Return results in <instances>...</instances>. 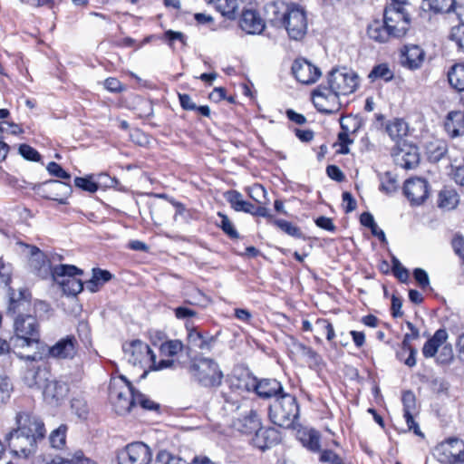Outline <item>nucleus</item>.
Here are the masks:
<instances>
[{"label":"nucleus","instance_id":"obj_52","mask_svg":"<svg viewBox=\"0 0 464 464\" xmlns=\"http://www.w3.org/2000/svg\"><path fill=\"white\" fill-rule=\"evenodd\" d=\"M453 359V350L450 343H445L441 345L439 355L438 362L440 363H449Z\"/></svg>","mask_w":464,"mask_h":464},{"label":"nucleus","instance_id":"obj_63","mask_svg":"<svg viewBox=\"0 0 464 464\" xmlns=\"http://www.w3.org/2000/svg\"><path fill=\"white\" fill-rule=\"evenodd\" d=\"M326 173L329 178L336 181H343L344 179V175L342 170L335 165H329L326 168Z\"/></svg>","mask_w":464,"mask_h":464},{"label":"nucleus","instance_id":"obj_17","mask_svg":"<svg viewBox=\"0 0 464 464\" xmlns=\"http://www.w3.org/2000/svg\"><path fill=\"white\" fill-rule=\"evenodd\" d=\"M292 72L303 84H313L321 76L320 69L305 59H296L292 65Z\"/></svg>","mask_w":464,"mask_h":464},{"label":"nucleus","instance_id":"obj_9","mask_svg":"<svg viewBox=\"0 0 464 464\" xmlns=\"http://www.w3.org/2000/svg\"><path fill=\"white\" fill-rule=\"evenodd\" d=\"M15 427L19 434L33 435L36 440H42L46 433L44 422L36 415L28 411H19L16 413Z\"/></svg>","mask_w":464,"mask_h":464},{"label":"nucleus","instance_id":"obj_46","mask_svg":"<svg viewBox=\"0 0 464 464\" xmlns=\"http://www.w3.org/2000/svg\"><path fill=\"white\" fill-rule=\"evenodd\" d=\"M450 39L455 43L459 51L464 53V24L453 27Z\"/></svg>","mask_w":464,"mask_h":464},{"label":"nucleus","instance_id":"obj_56","mask_svg":"<svg viewBox=\"0 0 464 464\" xmlns=\"http://www.w3.org/2000/svg\"><path fill=\"white\" fill-rule=\"evenodd\" d=\"M341 126L342 129L344 130L343 131L338 134V140L342 146L341 152L343 154H347L349 152L347 145L353 143V140L349 138V134L347 132L348 130L344 127L343 121H341Z\"/></svg>","mask_w":464,"mask_h":464},{"label":"nucleus","instance_id":"obj_60","mask_svg":"<svg viewBox=\"0 0 464 464\" xmlns=\"http://www.w3.org/2000/svg\"><path fill=\"white\" fill-rule=\"evenodd\" d=\"M315 224L317 227H319L323 229H325L327 231H330V232H334L336 229V227L334 226L332 218H327V217H319L315 220Z\"/></svg>","mask_w":464,"mask_h":464},{"label":"nucleus","instance_id":"obj_22","mask_svg":"<svg viewBox=\"0 0 464 464\" xmlns=\"http://www.w3.org/2000/svg\"><path fill=\"white\" fill-rule=\"evenodd\" d=\"M281 440L280 433L275 428H258L255 431L252 438V444L261 450H266L276 444Z\"/></svg>","mask_w":464,"mask_h":464},{"label":"nucleus","instance_id":"obj_31","mask_svg":"<svg viewBox=\"0 0 464 464\" xmlns=\"http://www.w3.org/2000/svg\"><path fill=\"white\" fill-rule=\"evenodd\" d=\"M448 81L455 90L464 91V63H455L450 68Z\"/></svg>","mask_w":464,"mask_h":464},{"label":"nucleus","instance_id":"obj_61","mask_svg":"<svg viewBox=\"0 0 464 464\" xmlns=\"http://www.w3.org/2000/svg\"><path fill=\"white\" fill-rule=\"evenodd\" d=\"M92 276H94L96 281L102 283V285L110 281L112 277L111 274L107 270H102L101 268H93Z\"/></svg>","mask_w":464,"mask_h":464},{"label":"nucleus","instance_id":"obj_57","mask_svg":"<svg viewBox=\"0 0 464 464\" xmlns=\"http://www.w3.org/2000/svg\"><path fill=\"white\" fill-rule=\"evenodd\" d=\"M12 268L9 264H5L0 259V284L7 285L11 280Z\"/></svg>","mask_w":464,"mask_h":464},{"label":"nucleus","instance_id":"obj_39","mask_svg":"<svg viewBox=\"0 0 464 464\" xmlns=\"http://www.w3.org/2000/svg\"><path fill=\"white\" fill-rule=\"evenodd\" d=\"M424 3L435 13H450L456 5L455 0H424Z\"/></svg>","mask_w":464,"mask_h":464},{"label":"nucleus","instance_id":"obj_26","mask_svg":"<svg viewBox=\"0 0 464 464\" xmlns=\"http://www.w3.org/2000/svg\"><path fill=\"white\" fill-rule=\"evenodd\" d=\"M448 333L445 329H439L434 335L429 339L423 345L422 354L426 358L434 357L440 351L442 344L447 342Z\"/></svg>","mask_w":464,"mask_h":464},{"label":"nucleus","instance_id":"obj_49","mask_svg":"<svg viewBox=\"0 0 464 464\" xmlns=\"http://www.w3.org/2000/svg\"><path fill=\"white\" fill-rule=\"evenodd\" d=\"M139 404L144 410L153 411L159 409V404L149 399L144 394L137 392L135 399V406Z\"/></svg>","mask_w":464,"mask_h":464},{"label":"nucleus","instance_id":"obj_59","mask_svg":"<svg viewBox=\"0 0 464 464\" xmlns=\"http://www.w3.org/2000/svg\"><path fill=\"white\" fill-rule=\"evenodd\" d=\"M413 276L421 288H426L430 285L429 276L425 270L421 268H416L413 271Z\"/></svg>","mask_w":464,"mask_h":464},{"label":"nucleus","instance_id":"obj_54","mask_svg":"<svg viewBox=\"0 0 464 464\" xmlns=\"http://www.w3.org/2000/svg\"><path fill=\"white\" fill-rule=\"evenodd\" d=\"M20 154L28 160L38 161L41 158L36 150L27 144H22L19 147Z\"/></svg>","mask_w":464,"mask_h":464},{"label":"nucleus","instance_id":"obj_15","mask_svg":"<svg viewBox=\"0 0 464 464\" xmlns=\"http://www.w3.org/2000/svg\"><path fill=\"white\" fill-rule=\"evenodd\" d=\"M80 343L77 338L69 334L59 339L53 345L49 347L50 357L58 360H72L78 354Z\"/></svg>","mask_w":464,"mask_h":464},{"label":"nucleus","instance_id":"obj_27","mask_svg":"<svg viewBox=\"0 0 464 464\" xmlns=\"http://www.w3.org/2000/svg\"><path fill=\"white\" fill-rule=\"evenodd\" d=\"M446 131L451 137H457L464 133V114L460 111H450L444 122Z\"/></svg>","mask_w":464,"mask_h":464},{"label":"nucleus","instance_id":"obj_12","mask_svg":"<svg viewBox=\"0 0 464 464\" xmlns=\"http://www.w3.org/2000/svg\"><path fill=\"white\" fill-rule=\"evenodd\" d=\"M151 459V450L143 442L130 443L117 455L119 464H150Z\"/></svg>","mask_w":464,"mask_h":464},{"label":"nucleus","instance_id":"obj_10","mask_svg":"<svg viewBox=\"0 0 464 464\" xmlns=\"http://www.w3.org/2000/svg\"><path fill=\"white\" fill-rule=\"evenodd\" d=\"M434 456L443 464H456L464 461V442L459 439H450L439 444Z\"/></svg>","mask_w":464,"mask_h":464},{"label":"nucleus","instance_id":"obj_40","mask_svg":"<svg viewBox=\"0 0 464 464\" xmlns=\"http://www.w3.org/2000/svg\"><path fill=\"white\" fill-rule=\"evenodd\" d=\"M301 441L310 450L317 451L320 449V436L314 430L304 431L301 436Z\"/></svg>","mask_w":464,"mask_h":464},{"label":"nucleus","instance_id":"obj_6","mask_svg":"<svg viewBox=\"0 0 464 464\" xmlns=\"http://www.w3.org/2000/svg\"><path fill=\"white\" fill-rule=\"evenodd\" d=\"M82 270L72 265H60L53 267L52 276L68 295H76L83 289V283L75 277L82 275Z\"/></svg>","mask_w":464,"mask_h":464},{"label":"nucleus","instance_id":"obj_30","mask_svg":"<svg viewBox=\"0 0 464 464\" xmlns=\"http://www.w3.org/2000/svg\"><path fill=\"white\" fill-rule=\"evenodd\" d=\"M448 147L445 141L436 140L427 143L426 154L430 161L438 162L447 153Z\"/></svg>","mask_w":464,"mask_h":464},{"label":"nucleus","instance_id":"obj_62","mask_svg":"<svg viewBox=\"0 0 464 464\" xmlns=\"http://www.w3.org/2000/svg\"><path fill=\"white\" fill-rule=\"evenodd\" d=\"M343 201L346 204L344 206L345 213H350L356 208L357 203L350 192L345 191L343 193Z\"/></svg>","mask_w":464,"mask_h":464},{"label":"nucleus","instance_id":"obj_53","mask_svg":"<svg viewBox=\"0 0 464 464\" xmlns=\"http://www.w3.org/2000/svg\"><path fill=\"white\" fill-rule=\"evenodd\" d=\"M320 461L323 464H343V459L334 451L326 450L320 454Z\"/></svg>","mask_w":464,"mask_h":464},{"label":"nucleus","instance_id":"obj_21","mask_svg":"<svg viewBox=\"0 0 464 464\" xmlns=\"http://www.w3.org/2000/svg\"><path fill=\"white\" fill-rule=\"evenodd\" d=\"M401 401L408 430H411L414 434L423 437L418 423L414 420V414L417 412L416 398L414 393L411 391L404 392Z\"/></svg>","mask_w":464,"mask_h":464},{"label":"nucleus","instance_id":"obj_28","mask_svg":"<svg viewBox=\"0 0 464 464\" xmlns=\"http://www.w3.org/2000/svg\"><path fill=\"white\" fill-rule=\"evenodd\" d=\"M395 160L400 167L411 169L419 164L420 158L417 150L415 148H410L408 150H401L395 155Z\"/></svg>","mask_w":464,"mask_h":464},{"label":"nucleus","instance_id":"obj_18","mask_svg":"<svg viewBox=\"0 0 464 464\" xmlns=\"http://www.w3.org/2000/svg\"><path fill=\"white\" fill-rule=\"evenodd\" d=\"M69 393V386L65 382L50 379L44 385L43 395L44 401L51 405H59Z\"/></svg>","mask_w":464,"mask_h":464},{"label":"nucleus","instance_id":"obj_43","mask_svg":"<svg viewBox=\"0 0 464 464\" xmlns=\"http://www.w3.org/2000/svg\"><path fill=\"white\" fill-rule=\"evenodd\" d=\"M183 343L179 340H170L160 345V352L167 356H174L181 352Z\"/></svg>","mask_w":464,"mask_h":464},{"label":"nucleus","instance_id":"obj_13","mask_svg":"<svg viewBox=\"0 0 464 464\" xmlns=\"http://www.w3.org/2000/svg\"><path fill=\"white\" fill-rule=\"evenodd\" d=\"M383 19L394 38L404 36L410 28V17L404 9H400V7L386 6Z\"/></svg>","mask_w":464,"mask_h":464},{"label":"nucleus","instance_id":"obj_45","mask_svg":"<svg viewBox=\"0 0 464 464\" xmlns=\"http://www.w3.org/2000/svg\"><path fill=\"white\" fill-rule=\"evenodd\" d=\"M218 216L220 219L218 222V226L222 228V230L231 238H237L238 233L235 229L234 225L230 221L228 217L221 212H218Z\"/></svg>","mask_w":464,"mask_h":464},{"label":"nucleus","instance_id":"obj_55","mask_svg":"<svg viewBox=\"0 0 464 464\" xmlns=\"http://www.w3.org/2000/svg\"><path fill=\"white\" fill-rule=\"evenodd\" d=\"M47 170L51 175L62 179H69L71 178V175L67 171H65L58 163L53 161L48 164Z\"/></svg>","mask_w":464,"mask_h":464},{"label":"nucleus","instance_id":"obj_38","mask_svg":"<svg viewBox=\"0 0 464 464\" xmlns=\"http://www.w3.org/2000/svg\"><path fill=\"white\" fill-rule=\"evenodd\" d=\"M368 78L371 82L383 80L389 82L393 78V72L386 63H381L372 68Z\"/></svg>","mask_w":464,"mask_h":464},{"label":"nucleus","instance_id":"obj_20","mask_svg":"<svg viewBox=\"0 0 464 464\" xmlns=\"http://www.w3.org/2000/svg\"><path fill=\"white\" fill-rule=\"evenodd\" d=\"M403 191L411 204L420 205L428 198V182L420 178L409 179L404 183Z\"/></svg>","mask_w":464,"mask_h":464},{"label":"nucleus","instance_id":"obj_58","mask_svg":"<svg viewBox=\"0 0 464 464\" xmlns=\"http://www.w3.org/2000/svg\"><path fill=\"white\" fill-rule=\"evenodd\" d=\"M249 196L256 202L261 203V198L266 197V189L260 184H255L248 188Z\"/></svg>","mask_w":464,"mask_h":464},{"label":"nucleus","instance_id":"obj_25","mask_svg":"<svg viewBox=\"0 0 464 464\" xmlns=\"http://www.w3.org/2000/svg\"><path fill=\"white\" fill-rule=\"evenodd\" d=\"M367 34L372 40L378 43H385L393 37L384 19L382 21L373 20L367 27Z\"/></svg>","mask_w":464,"mask_h":464},{"label":"nucleus","instance_id":"obj_64","mask_svg":"<svg viewBox=\"0 0 464 464\" xmlns=\"http://www.w3.org/2000/svg\"><path fill=\"white\" fill-rule=\"evenodd\" d=\"M179 99L180 105L184 110H188V111H195L196 110L197 105H196V103H194L192 102V100L188 94L179 93Z\"/></svg>","mask_w":464,"mask_h":464},{"label":"nucleus","instance_id":"obj_51","mask_svg":"<svg viewBox=\"0 0 464 464\" xmlns=\"http://www.w3.org/2000/svg\"><path fill=\"white\" fill-rule=\"evenodd\" d=\"M406 325L409 328L410 333H407L404 335L401 343L402 348H410V346H411V342L420 337L419 330L411 322H407Z\"/></svg>","mask_w":464,"mask_h":464},{"label":"nucleus","instance_id":"obj_11","mask_svg":"<svg viewBox=\"0 0 464 464\" xmlns=\"http://www.w3.org/2000/svg\"><path fill=\"white\" fill-rule=\"evenodd\" d=\"M10 450L20 457L28 458L35 452L37 443L40 441L33 435L19 434L12 429L5 438Z\"/></svg>","mask_w":464,"mask_h":464},{"label":"nucleus","instance_id":"obj_4","mask_svg":"<svg viewBox=\"0 0 464 464\" xmlns=\"http://www.w3.org/2000/svg\"><path fill=\"white\" fill-rule=\"evenodd\" d=\"M188 371L194 380L204 387H217L221 384L223 373L213 359L196 357L191 360Z\"/></svg>","mask_w":464,"mask_h":464},{"label":"nucleus","instance_id":"obj_5","mask_svg":"<svg viewBox=\"0 0 464 464\" xmlns=\"http://www.w3.org/2000/svg\"><path fill=\"white\" fill-rule=\"evenodd\" d=\"M137 392L124 378L112 380L109 387V397L115 411L120 415L129 413L135 407Z\"/></svg>","mask_w":464,"mask_h":464},{"label":"nucleus","instance_id":"obj_7","mask_svg":"<svg viewBox=\"0 0 464 464\" xmlns=\"http://www.w3.org/2000/svg\"><path fill=\"white\" fill-rule=\"evenodd\" d=\"M359 85L357 74L345 67L333 69L327 76V87L340 95H349Z\"/></svg>","mask_w":464,"mask_h":464},{"label":"nucleus","instance_id":"obj_41","mask_svg":"<svg viewBox=\"0 0 464 464\" xmlns=\"http://www.w3.org/2000/svg\"><path fill=\"white\" fill-rule=\"evenodd\" d=\"M66 430H67L66 426L61 425L56 430H54L51 432L49 440H50V444L53 448L62 449L65 445Z\"/></svg>","mask_w":464,"mask_h":464},{"label":"nucleus","instance_id":"obj_50","mask_svg":"<svg viewBox=\"0 0 464 464\" xmlns=\"http://www.w3.org/2000/svg\"><path fill=\"white\" fill-rule=\"evenodd\" d=\"M294 348L297 353H301L303 356L309 358L314 362H317L319 356L317 353L314 351L311 347H308L301 343H295Z\"/></svg>","mask_w":464,"mask_h":464},{"label":"nucleus","instance_id":"obj_1","mask_svg":"<svg viewBox=\"0 0 464 464\" xmlns=\"http://www.w3.org/2000/svg\"><path fill=\"white\" fill-rule=\"evenodd\" d=\"M7 314L14 320V335L11 337L14 348L30 347L39 343V324L31 311V295L27 289L9 287Z\"/></svg>","mask_w":464,"mask_h":464},{"label":"nucleus","instance_id":"obj_32","mask_svg":"<svg viewBox=\"0 0 464 464\" xmlns=\"http://www.w3.org/2000/svg\"><path fill=\"white\" fill-rule=\"evenodd\" d=\"M459 201L458 193L453 188H444L439 193L438 206L447 210L453 209Z\"/></svg>","mask_w":464,"mask_h":464},{"label":"nucleus","instance_id":"obj_37","mask_svg":"<svg viewBox=\"0 0 464 464\" xmlns=\"http://www.w3.org/2000/svg\"><path fill=\"white\" fill-rule=\"evenodd\" d=\"M240 421L242 423L240 430L245 433H251L261 427L260 418L257 412L254 410H251Z\"/></svg>","mask_w":464,"mask_h":464},{"label":"nucleus","instance_id":"obj_16","mask_svg":"<svg viewBox=\"0 0 464 464\" xmlns=\"http://www.w3.org/2000/svg\"><path fill=\"white\" fill-rule=\"evenodd\" d=\"M246 390L252 388L262 399L275 398L276 400L285 393L282 384L276 379H262L260 381L252 379L250 384L246 383Z\"/></svg>","mask_w":464,"mask_h":464},{"label":"nucleus","instance_id":"obj_33","mask_svg":"<svg viewBox=\"0 0 464 464\" xmlns=\"http://www.w3.org/2000/svg\"><path fill=\"white\" fill-rule=\"evenodd\" d=\"M386 132L393 140H399L408 133V124L401 119H393L386 125Z\"/></svg>","mask_w":464,"mask_h":464},{"label":"nucleus","instance_id":"obj_24","mask_svg":"<svg viewBox=\"0 0 464 464\" xmlns=\"http://www.w3.org/2000/svg\"><path fill=\"white\" fill-rule=\"evenodd\" d=\"M51 373L45 367L33 365L29 367L24 375L25 384L30 388L43 389L44 385L48 382Z\"/></svg>","mask_w":464,"mask_h":464},{"label":"nucleus","instance_id":"obj_35","mask_svg":"<svg viewBox=\"0 0 464 464\" xmlns=\"http://www.w3.org/2000/svg\"><path fill=\"white\" fill-rule=\"evenodd\" d=\"M404 56L405 63L411 69H416L423 61L424 52L418 45H411L406 47Z\"/></svg>","mask_w":464,"mask_h":464},{"label":"nucleus","instance_id":"obj_44","mask_svg":"<svg viewBox=\"0 0 464 464\" xmlns=\"http://www.w3.org/2000/svg\"><path fill=\"white\" fill-rule=\"evenodd\" d=\"M274 224L289 236L296 238H301L303 237V233L301 232L300 228L293 225L291 222L282 219H276L274 220Z\"/></svg>","mask_w":464,"mask_h":464},{"label":"nucleus","instance_id":"obj_29","mask_svg":"<svg viewBox=\"0 0 464 464\" xmlns=\"http://www.w3.org/2000/svg\"><path fill=\"white\" fill-rule=\"evenodd\" d=\"M227 200L236 211L254 213L255 206L243 199L241 193L237 190H230L225 194Z\"/></svg>","mask_w":464,"mask_h":464},{"label":"nucleus","instance_id":"obj_3","mask_svg":"<svg viewBox=\"0 0 464 464\" xmlns=\"http://www.w3.org/2000/svg\"><path fill=\"white\" fill-rule=\"evenodd\" d=\"M298 415L299 407L295 397L286 392L278 396L268 408L270 420L283 428H291Z\"/></svg>","mask_w":464,"mask_h":464},{"label":"nucleus","instance_id":"obj_14","mask_svg":"<svg viewBox=\"0 0 464 464\" xmlns=\"http://www.w3.org/2000/svg\"><path fill=\"white\" fill-rule=\"evenodd\" d=\"M313 102L319 111L326 114L336 113L341 109L339 95L325 85H320L313 92Z\"/></svg>","mask_w":464,"mask_h":464},{"label":"nucleus","instance_id":"obj_48","mask_svg":"<svg viewBox=\"0 0 464 464\" xmlns=\"http://www.w3.org/2000/svg\"><path fill=\"white\" fill-rule=\"evenodd\" d=\"M12 392V383L6 377L0 376V404L5 403Z\"/></svg>","mask_w":464,"mask_h":464},{"label":"nucleus","instance_id":"obj_23","mask_svg":"<svg viewBox=\"0 0 464 464\" xmlns=\"http://www.w3.org/2000/svg\"><path fill=\"white\" fill-rule=\"evenodd\" d=\"M29 264L34 273L40 277L52 275L53 269L46 255L36 246L30 247Z\"/></svg>","mask_w":464,"mask_h":464},{"label":"nucleus","instance_id":"obj_36","mask_svg":"<svg viewBox=\"0 0 464 464\" xmlns=\"http://www.w3.org/2000/svg\"><path fill=\"white\" fill-rule=\"evenodd\" d=\"M214 5L223 16L234 19L238 8L237 0H214Z\"/></svg>","mask_w":464,"mask_h":464},{"label":"nucleus","instance_id":"obj_19","mask_svg":"<svg viewBox=\"0 0 464 464\" xmlns=\"http://www.w3.org/2000/svg\"><path fill=\"white\" fill-rule=\"evenodd\" d=\"M238 26L246 34H260L266 28V22L256 10L246 9L238 19Z\"/></svg>","mask_w":464,"mask_h":464},{"label":"nucleus","instance_id":"obj_47","mask_svg":"<svg viewBox=\"0 0 464 464\" xmlns=\"http://www.w3.org/2000/svg\"><path fill=\"white\" fill-rule=\"evenodd\" d=\"M74 185L82 190L93 193L98 190V184L92 179V177L88 178H76L74 179Z\"/></svg>","mask_w":464,"mask_h":464},{"label":"nucleus","instance_id":"obj_34","mask_svg":"<svg viewBox=\"0 0 464 464\" xmlns=\"http://www.w3.org/2000/svg\"><path fill=\"white\" fill-rule=\"evenodd\" d=\"M77 461L76 451L68 457L52 456L49 454H41L35 457L34 464H75Z\"/></svg>","mask_w":464,"mask_h":464},{"label":"nucleus","instance_id":"obj_8","mask_svg":"<svg viewBox=\"0 0 464 464\" xmlns=\"http://www.w3.org/2000/svg\"><path fill=\"white\" fill-rule=\"evenodd\" d=\"M124 357L133 366L143 369L142 376L147 374L150 362H154V353L150 346L140 340H133L122 345Z\"/></svg>","mask_w":464,"mask_h":464},{"label":"nucleus","instance_id":"obj_2","mask_svg":"<svg viewBox=\"0 0 464 464\" xmlns=\"http://www.w3.org/2000/svg\"><path fill=\"white\" fill-rule=\"evenodd\" d=\"M269 23L277 28H284L294 40L302 39L307 30L304 10L297 4L276 2L269 5Z\"/></svg>","mask_w":464,"mask_h":464},{"label":"nucleus","instance_id":"obj_42","mask_svg":"<svg viewBox=\"0 0 464 464\" xmlns=\"http://www.w3.org/2000/svg\"><path fill=\"white\" fill-rule=\"evenodd\" d=\"M453 152L451 151L450 154V158L451 160V167L455 169L453 173V178L456 183L464 186V155L461 154L462 161H459V160L453 156Z\"/></svg>","mask_w":464,"mask_h":464}]
</instances>
